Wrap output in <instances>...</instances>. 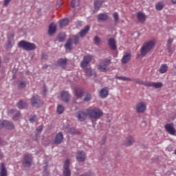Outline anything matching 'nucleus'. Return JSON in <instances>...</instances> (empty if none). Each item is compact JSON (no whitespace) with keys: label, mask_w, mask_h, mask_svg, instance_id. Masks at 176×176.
Returning a JSON list of instances; mask_svg holds the SVG:
<instances>
[{"label":"nucleus","mask_w":176,"mask_h":176,"mask_svg":"<svg viewBox=\"0 0 176 176\" xmlns=\"http://www.w3.org/2000/svg\"><path fill=\"white\" fill-rule=\"evenodd\" d=\"M155 46H156V40H150L145 42L140 49V54H138V58L145 57L148 53L155 49Z\"/></svg>","instance_id":"nucleus-1"},{"label":"nucleus","mask_w":176,"mask_h":176,"mask_svg":"<svg viewBox=\"0 0 176 176\" xmlns=\"http://www.w3.org/2000/svg\"><path fill=\"white\" fill-rule=\"evenodd\" d=\"M85 112H87L89 119H94V120H98L104 116V112L99 108L86 109Z\"/></svg>","instance_id":"nucleus-2"},{"label":"nucleus","mask_w":176,"mask_h":176,"mask_svg":"<svg viewBox=\"0 0 176 176\" xmlns=\"http://www.w3.org/2000/svg\"><path fill=\"white\" fill-rule=\"evenodd\" d=\"M18 47L26 52H32L36 49V45L32 43L22 40L18 43Z\"/></svg>","instance_id":"nucleus-3"},{"label":"nucleus","mask_w":176,"mask_h":176,"mask_svg":"<svg viewBox=\"0 0 176 176\" xmlns=\"http://www.w3.org/2000/svg\"><path fill=\"white\" fill-rule=\"evenodd\" d=\"M135 83L138 85H142L146 87H155V89H160V87H163V83L162 82H144L139 79L135 80Z\"/></svg>","instance_id":"nucleus-4"},{"label":"nucleus","mask_w":176,"mask_h":176,"mask_svg":"<svg viewBox=\"0 0 176 176\" xmlns=\"http://www.w3.org/2000/svg\"><path fill=\"white\" fill-rule=\"evenodd\" d=\"M31 102L32 107H36V108H39L41 105H43V102L41 100L39 96H33L31 99Z\"/></svg>","instance_id":"nucleus-5"},{"label":"nucleus","mask_w":176,"mask_h":176,"mask_svg":"<svg viewBox=\"0 0 176 176\" xmlns=\"http://www.w3.org/2000/svg\"><path fill=\"white\" fill-rule=\"evenodd\" d=\"M87 116H89V114H87L86 110H85V111H80L76 113V118L79 120V122H85L87 118Z\"/></svg>","instance_id":"nucleus-6"},{"label":"nucleus","mask_w":176,"mask_h":176,"mask_svg":"<svg viewBox=\"0 0 176 176\" xmlns=\"http://www.w3.org/2000/svg\"><path fill=\"white\" fill-rule=\"evenodd\" d=\"M135 111L138 113H144L146 111V103L140 102L136 104Z\"/></svg>","instance_id":"nucleus-7"},{"label":"nucleus","mask_w":176,"mask_h":176,"mask_svg":"<svg viewBox=\"0 0 176 176\" xmlns=\"http://www.w3.org/2000/svg\"><path fill=\"white\" fill-rule=\"evenodd\" d=\"M91 60H93V56L91 55H88V56H84L83 60H82V62L80 63L81 68L85 69V68H86V67H87V65H89V64L90 61H91Z\"/></svg>","instance_id":"nucleus-8"},{"label":"nucleus","mask_w":176,"mask_h":176,"mask_svg":"<svg viewBox=\"0 0 176 176\" xmlns=\"http://www.w3.org/2000/svg\"><path fill=\"white\" fill-rule=\"evenodd\" d=\"M23 164L25 167H31V164H32V156L31 154L25 155Z\"/></svg>","instance_id":"nucleus-9"},{"label":"nucleus","mask_w":176,"mask_h":176,"mask_svg":"<svg viewBox=\"0 0 176 176\" xmlns=\"http://www.w3.org/2000/svg\"><path fill=\"white\" fill-rule=\"evenodd\" d=\"M0 127L7 129L8 130H13L14 129V124L12 122L8 120H3L0 123Z\"/></svg>","instance_id":"nucleus-10"},{"label":"nucleus","mask_w":176,"mask_h":176,"mask_svg":"<svg viewBox=\"0 0 176 176\" xmlns=\"http://www.w3.org/2000/svg\"><path fill=\"white\" fill-rule=\"evenodd\" d=\"M165 129L166 130L167 133L170 134V135H175L176 130L174 127V124H166L165 125Z\"/></svg>","instance_id":"nucleus-11"},{"label":"nucleus","mask_w":176,"mask_h":176,"mask_svg":"<svg viewBox=\"0 0 176 176\" xmlns=\"http://www.w3.org/2000/svg\"><path fill=\"white\" fill-rule=\"evenodd\" d=\"M63 175L71 176V170H69V160H66L63 166Z\"/></svg>","instance_id":"nucleus-12"},{"label":"nucleus","mask_w":176,"mask_h":176,"mask_svg":"<svg viewBox=\"0 0 176 176\" xmlns=\"http://www.w3.org/2000/svg\"><path fill=\"white\" fill-rule=\"evenodd\" d=\"M67 63L68 60H67V58H59L57 61L56 65H58V67H60L63 69H65L67 68Z\"/></svg>","instance_id":"nucleus-13"},{"label":"nucleus","mask_w":176,"mask_h":176,"mask_svg":"<svg viewBox=\"0 0 176 176\" xmlns=\"http://www.w3.org/2000/svg\"><path fill=\"white\" fill-rule=\"evenodd\" d=\"M76 160L78 162H85V160H86V153H85L83 151H78Z\"/></svg>","instance_id":"nucleus-14"},{"label":"nucleus","mask_w":176,"mask_h":176,"mask_svg":"<svg viewBox=\"0 0 176 176\" xmlns=\"http://www.w3.org/2000/svg\"><path fill=\"white\" fill-rule=\"evenodd\" d=\"M137 19L139 23H144L146 21V16L144 12H139L137 13Z\"/></svg>","instance_id":"nucleus-15"},{"label":"nucleus","mask_w":176,"mask_h":176,"mask_svg":"<svg viewBox=\"0 0 176 176\" xmlns=\"http://www.w3.org/2000/svg\"><path fill=\"white\" fill-rule=\"evenodd\" d=\"M100 98H107L109 94V91L108 90V87H104L102 89L100 92Z\"/></svg>","instance_id":"nucleus-16"},{"label":"nucleus","mask_w":176,"mask_h":176,"mask_svg":"<svg viewBox=\"0 0 176 176\" xmlns=\"http://www.w3.org/2000/svg\"><path fill=\"white\" fill-rule=\"evenodd\" d=\"M63 140H64V135H63V133L59 132L54 140V144H61V142H63Z\"/></svg>","instance_id":"nucleus-17"},{"label":"nucleus","mask_w":176,"mask_h":176,"mask_svg":"<svg viewBox=\"0 0 176 176\" xmlns=\"http://www.w3.org/2000/svg\"><path fill=\"white\" fill-rule=\"evenodd\" d=\"M60 96H61L62 100L65 102H68V101H69V98H71L69 94H68V92L65 91H62Z\"/></svg>","instance_id":"nucleus-18"},{"label":"nucleus","mask_w":176,"mask_h":176,"mask_svg":"<svg viewBox=\"0 0 176 176\" xmlns=\"http://www.w3.org/2000/svg\"><path fill=\"white\" fill-rule=\"evenodd\" d=\"M130 60H131V54L126 53L123 56L121 62L122 64H127Z\"/></svg>","instance_id":"nucleus-19"},{"label":"nucleus","mask_w":176,"mask_h":176,"mask_svg":"<svg viewBox=\"0 0 176 176\" xmlns=\"http://www.w3.org/2000/svg\"><path fill=\"white\" fill-rule=\"evenodd\" d=\"M108 44L111 50H116V41L114 40V38H109L108 41Z\"/></svg>","instance_id":"nucleus-20"},{"label":"nucleus","mask_w":176,"mask_h":176,"mask_svg":"<svg viewBox=\"0 0 176 176\" xmlns=\"http://www.w3.org/2000/svg\"><path fill=\"white\" fill-rule=\"evenodd\" d=\"M167 71H168V66L167 65V64H162L159 68L160 74H166Z\"/></svg>","instance_id":"nucleus-21"},{"label":"nucleus","mask_w":176,"mask_h":176,"mask_svg":"<svg viewBox=\"0 0 176 176\" xmlns=\"http://www.w3.org/2000/svg\"><path fill=\"white\" fill-rule=\"evenodd\" d=\"M90 31V26L89 25H86L80 32L79 35L80 38H83L86 34H87V32Z\"/></svg>","instance_id":"nucleus-22"},{"label":"nucleus","mask_w":176,"mask_h":176,"mask_svg":"<svg viewBox=\"0 0 176 176\" xmlns=\"http://www.w3.org/2000/svg\"><path fill=\"white\" fill-rule=\"evenodd\" d=\"M0 176H8V170L5 166V163H1Z\"/></svg>","instance_id":"nucleus-23"},{"label":"nucleus","mask_w":176,"mask_h":176,"mask_svg":"<svg viewBox=\"0 0 176 176\" xmlns=\"http://www.w3.org/2000/svg\"><path fill=\"white\" fill-rule=\"evenodd\" d=\"M109 19L108 14L107 13H100L98 15V19L100 21H107Z\"/></svg>","instance_id":"nucleus-24"},{"label":"nucleus","mask_w":176,"mask_h":176,"mask_svg":"<svg viewBox=\"0 0 176 176\" xmlns=\"http://www.w3.org/2000/svg\"><path fill=\"white\" fill-rule=\"evenodd\" d=\"M75 96L77 98H80L83 96V89L82 88H76L75 90Z\"/></svg>","instance_id":"nucleus-25"},{"label":"nucleus","mask_w":176,"mask_h":176,"mask_svg":"<svg viewBox=\"0 0 176 176\" xmlns=\"http://www.w3.org/2000/svg\"><path fill=\"white\" fill-rule=\"evenodd\" d=\"M134 138L129 136L125 140V145L126 146H130V145H133V144H134Z\"/></svg>","instance_id":"nucleus-26"},{"label":"nucleus","mask_w":176,"mask_h":176,"mask_svg":"<svg viewBox=\"0 0 176 176\" xmlns=\"http://www.w3.org/2000/svg\"><path fill=\"white\" fill-rule=\"evenodd\" d=\"M56 30H57V27L54 24L50 25L49 30H48L49 35H53V34L56 33Z\"/></svg>","instance_id":"nucleus-27"},{"label":"nucleus","mask_w":176,"mask_h":176,"mask_svg":"<svg viewBox=\"0 0 176 176\" xmlns=\"http://www.w3.org/2000/svg\"><path fill=\"white\" fill-rule=\"evenodd\" d=\"M85 75L86 76H96V72L91 68L85 69Z\"/></svg>","instance_id":"nucleus-28"},{"label":"nucleus","mask_w":176,"mask_h":176,"mask_svg":"<svg viewBox=\"0 0 176 176\" xmlns=\"http://www.w3.org/2000/svg\"><path fill=\"white\" fill-rule=\"evenodd\" d=\"M65 48L69 50H71V49H72V38H68L67 41L65 44Z\"/></svg>","instance_id":"nucleus-29"},{"label":"nucleus","mask_w":176,"mask_h":176,"mask_svg":"<svg viewBox=\"0 0 176 176\" xmlns=\"http://www.w3.org/2000/svg\"><path fill=\"white\" fill-rule=\"evenodd\" d=\"M10 113H14V115L13 117L14 120H19V119H20V116H21L20 112L16 111V110H10Z\"/></svg>","instance_id":"nucleus-30"},{"label":"nucleus","mask_w":176,"mask_h":176,"mask_svg":"<svg viewBox=\"0 0 176 176\" xmlns=\"http://www.w3.org/2000/svg\"><path fill=\"white\" fill-rule=\"evenodd\" d=\"M17 107L19 108V109H23V108L27 107V103L23 100H21L17 103Z\"/></svg>","instance_id":"nucleus-31"},{"label":"nucleus","mask_w":176,"mask_h":176,"mask_svg":"<svg viewBox=\"0 0 176 176\" xmlns=\"http://www.w3.org/2000/svg\"><path fill=\"white\" fill-rule=\"evenodd\" d=\"M60 26L61 28L65 27V25H68V23H69V21L68 19H64L60 21Z\"/></svg>","instance_id":"nucleus-32"},{"label":"nucleus","mask_w":176,"mask_h":176,"mask_svg":"<svg viewBox=\"0 0 176 176\" xmlns=\"http://www.w3.org/2000/svg\"><path fill=\"white\" fill-rule=\"evenodd\" d=\"M98 69H99V71H101V72H105V71H108L109 68L107 67V66L104 64H103V65H99L98 66Z\"/></svg>","instance_id":"nucleus-33"},{"label":"nucleus","mask_w":176,"mask_h":176,"mask_svg":"<svg viewBox=\"0 0 176 176\" xmlns=\"http://www.w3.org/2000/svg\"><path fill=\"white\" fill-rule=\"evenodd\" d=\"M56 112L58 115H61L64 112V107L61 104L58 105Z\"/></svg>","instance_id":"nucleus-34"},{"label":"nucleus","mask_w":176,"mask_h":176,"mask_svg":"<svg viewBox=\"0 0 176 176\" xmlns=\"http://www.w3.org/2000/svg\"><path fill=\"white\" fill-rule=\"evenodd\" d=\"M116 79H118L119 80H124V81H129L131 82V78L129 77L125 76H116Z\"/></svg>","instance_id":"nucleus-35"},{"label":"nucleus","mask_w":176,"mask_h":176,"mask_svg":"<svg viewBox=\"0 0 176 176\" xmlns=\"http://www.w3.org/2000/svg\"><path fill=\"white\" fill-rule=\"evenodd\" d=\"M65 40V34L61 33L58 36V42H64Z\"/></svg>","instance_id":"nucleus-36"},{"label":"nucleus","mask_w":176,"mask_h":176,"mask_svg":"<svg viewBox=\"0 0 176 176\" xmlns=\"http://www.w3.org/2000/svg\"><path fill=\"white\" fill-rule=\"evenodd\" d=\"M72 40L73 41V43H74V45H78V43H79V36L78 35L73 36Z\"/></svg>","instance_id":"nucleus-37"},{"label":"nucleus","mask_w":176,"mask_h":176,"mask_svg":"<svg viewBox=\"0 0 176 176\" xmlns=\"http://www.w3.org/2000/svg\"><path fill=\"white\" fill-rule=\"evenodd\" d=\"M25 86H27V82H25V81H21L18 84V87L19 89H24L25 88Z\"/></svg>","instance_id":"nucleus-38"},{"label":"nucleus","mask_w":176,"mask_h":176,"mask_svg":"<svg viewBox=\"0 0 176 176\" xmlns=\"http://www.w3.org/2000/svg\"><path fill=\"white\" fill-rule=\"evenodd\" d=\"M72 8H76L79 5V0H72L71 2Z\"/></svg>","instance_id":"nucleus-39"},{"label":"nucleus","mask_w":176,"mask_h":176,"mask_svg":"<svg viewBox=\"0 0 176 176\" xmlns=\"http://www.w3.org/2000/svg\"><path fill=\"white\" fill-rule=\"evenodd\" d=\"M90 100H91V94H87L84 98V101H85L86 102L90 101Z\"/></svg>","instance_id":"nucleus-40"},{"label":"nucleus","mask_w":176,"mask_h":176,"mask_svg":"<svg viewBox=\"0 0 176 176\" xmlns=\"http://www.w3.org/2000/svg\"><path fill=\"white\" fill-rule=\"evenodd\" d=\"M101 5H102L101 3H100L99 1H96L94 2V8L97 9V10H98V9H100V8H101Z\"/></svg>","instance_id":"nucleus-41"},{"label":"nucleus","mask_w":176,"mask_h":176,"mask_svg":"<svg viewBox=\"0 0 176 176\" xmlns=\"http://www.w3.org/2000/svg\"><path fill=\"white\" fill-rule=\"evenodd\" d=\"M164 5L162 3H159L158 4L156 5L155 8L157 10H162L164 8Z\"/></svg>","instance_id":"nucleus-42"},{"label":"nucleus","mask_w":176,"mask_h":176,"mask_svg":"<svg viewBox=\"0 0 176 176\" xmlns=\"http://www.w3.org/2000/svg\"><path fill=\"white\" fill-rule=\"evenodd\" d=\"M94 41L95 45H96L97 46H98L100 45V40L98 36H95Z\"/></svg>","instance_id":"nucleus-43"},{"label":"nucleus","mask_w":176,"mask_h":176,"mask_svg":"<svg viewBox=\"0 0 176 176\" xmlns=\"http://www.w3.org/2000/svg\"><path fill=\"white\" fill-rule=\"evenodd\" d=\"M113 18H114L116 23H118V21L119 20V14H118V12H115L113 14Z\"/></svg>","instance_id":"nucleus-44"},{"label":"nucleus","mask_w":176,"mask_h":176,"mask_svg":"<svg viewBox=\"0 0 176 176\" xmlns=\"http://www.w3.org/2000/svg\"><path fill=\"white\" fill-rule=\"evenodd\" d=\"M6 47L7 49H12L13 47V45H12V41L10 40L8 41Z\"/></svg>","instance_id":"nucleus-45"},{"label":"nucleus","mask_w":176,"mask_h":176,"mask_svg":"<svg viewBox=\"0 0 176 176\" xmlns=\"http://www.w3.org/2000/svg\"><path fill=\"white\" fill-rule=\"evenodd\" d=\"M109 64H111V60L109 59H104V65L106 67H108V65H109Z\"/></svg>","instance_id":"nucleus-46"},{"label":"nucleus","mask_w":176,"mask_h":176,"mask_svg":"<svg viewBox=\"0 0 176 176\" xmlns=\"http://www.w3.org/2000/svg\"><path fill=\"white\" fill-rule=\"evenodd\" d=\"M173 41H174V39L168 38V40L167 41V45L168 46H171V43H173Z\"/></svg>","instance_id":"nucleus-47"},{"label":"nucleus","mask_w":176,"mask_h":176,"mask_svg":"<svg viewBox=\"0 0 176 176\" xmlns=\"http://www.w3.org/2000/svg\"><path fill=\"white\" fill-rule=\"evenodd\" d=\"M42 130H43V127L42 126H39L37 129H36V131L38 132V133H42Z\"/></svg>","instance_id":"nucleus-48"},{"label":"nucleus","mask_w":176,"mask_h":176,"mask_svg":"<svg viewBox=\"0 0 176 176\" xmlns=\"http://www.w3.org/2000/svg\"><path fill=\"white\" fill-rule=\"evenodd\" d=\"M35 119H36V116H34L32 118H30V122H31L32 123L35 122Z\"/></svg>","instance_id":"nucleus-49"},{"label":"nucleus","mask_w":176,"mask_h":176,"mask_svg":"<svg viewBox=\"0 0 176 176\" xmlns=\"http://www.w3.org/2000/svg\"><path fill=\"white\" fill-rule=\"evenodd\" d=\"M12 0H4V6H8Z\"/></svg>","instance_id":"nucleus-50"},{"label":"nucleus","mask_w":176,"mask_h":176,"mask_svg":"<svg viewBox=\"0 0 176 176\" xmlns=\"http://www.w3.org/2000/svg\"><path fill=\"white\" fill-rule=\"evenodd\" d=\"M168 51L170 52H171V45H167Z\"/></svg>","instance_id":"nucleus-51"},{"label":"nucleus","mask_w":176,"mask_h":176,"mask_svg":"<svg viewBox=\"0 0 176 176\" xmlns=\"http://www.w3.org/2000/svg\"><path fill=\"white\" fill-rule=\"evenodd\" d=\"M3 159V154L0 153V160Z\"/></svg>","instance_id":"nucleus-52"},{"label":"nucleus","mask_w":176,"mask_h":176,"mask_svg":"<svg viewBox=\"0 0 176 176\" xmlns=\"http://www.w3.org/2000/svg\"><path fill=\"white\" fill-rule=\"evenodd\" d=\"M1 145H4L3 142H2V140L0 139V146Z\"/></svg>","instance_id":"nucleus-53"},{"label":"nucleus","mask_w":176,"mask_h":176,"mask_svg":"<svg viewBox=\"0 0 176 176\" xmlns=\"http://www.w3.org/2000/svg\"><path fill=\"white\" fill-rule=\"evenodd\" d=\"M173 3H176V0H171Z\"/></svg>","instance_id":"nucleus-54"},{"label":"nucleus","mask_w":176,"mask_h":176,"mask_svg":"<svg viewBox=\"0 0 176 176\" xmlns=\"http://www.w3.org/2000/svg\"><path fill=\"white\" fill-rule=\"evenodd\" d=\"M44 92L46 93V88H44Z\"/></svg>","instance_id":"nucleus-55"},{"label":"nucleus","mask_w":176,"mask_h":176,"mask_svg":"<svg viewBox=\"0 0 176 176\" xmlns=\"http://www.w3.org/2000/svg\"><path fill=\"white\" fill-rule=\"evenodd\" d=\"M175 155H176V149L175 150Z\"/></svg>","instance_id":"nucleus-56"},{"label":"nucleus","mask_w":176,"mask_h":176,"mask_svg":"<svg viewBox=\"0 0 176 176\" xmlns=\"http://www.w3.org/2000/svg\"><path fill=\"white\" fill-rule=\"evenodd\" d=\"M44 170H46V166H45V167H44Z\"/></svg>","instance_id":"nucleus-57"}]
</instances>
